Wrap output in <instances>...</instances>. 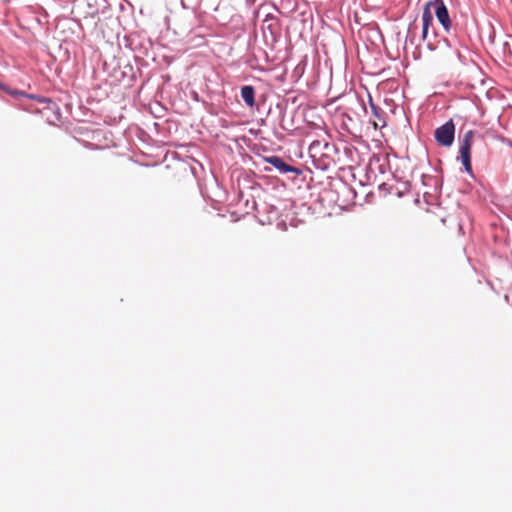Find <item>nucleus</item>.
<instances>
[{"label": "nucleus", "instance_id": "nucleus-1", "mask_svg": "<svg viewBox=\"0 0 512 512\" xmlns=\"http://www.w3.org/2000/svg\"><path fill=\"white\" fill-rule=\"evenodd\" d=\"M454 135L455 125L452 120L447 121L434 132L437 143L444 147H450L453 144Z\"/></svg>", "mask_w": 512, "mask_h": 512}, {"label": "nucleus", "instance_id": "nucleus-2", "mask_svg": "<svg viewBox=\"0 0 512 512\" xmlns=\"http://www.w3.org/2000/svg\"><path fill=\"white\" fill-rule=\"evenodd\" d=\"M426 6L429 10H434V13L440 24L446 31H449L451 28V20L443 0L430 1L426 4Z\"/></svg>", "mask_w": 512, "mask_h": 512}, {"label": "nucleus", "instance_id": "nucleus-3", "mask_svg": "<svg viewBox=\"0 0 512 512\" xmlns=\"http://www.w3.org/2000/svg\"><path fill=\"white\" fill-rule=\"evenodd\" d=\"M474 133L473 131H468L464 135L461 145H460V158L463 166L465 167V170L467 172H471V159H470V153H471V146H472V139H473Z\"/></svg>", "mask_w": 512, "mask_h": 512}, {"label": "nucleus", "instance_id": "nucleus-4", "mask_svg": "<svg viewBox=\"0 0 512 512\" xmlns=\"http://www.w3.org/2000/svg\"><path fill=\"white\" fill-rule=\"evenodd\" d=\"M266 162L273 165L277 170H279L281 173H290L294 172L296 174H299V170L293 166H290L286 164L280 157L278 156H270L265 158Z\"/></svg>", "mask_w": 512, "mask_h": 512}, {"label": "nucleus", "instance_id": "nucleus-5", "mask_svg": "<svg viewBox=\"0 0 512 512\" xmlns=\"http://www.w3.org/2000/svg\"><path fill=\"white\" fill-rule=\"evenodd\" d=\"M422 22H423L422 39L425 40L427 38V35H428L429 27L433 23L432 11L429 10L426 5L424 7L423 14H422Z\"/></svg>", "mask_w": 512, "mask_h": 512}, {"label": "nucleus", "instance_id": "nucleus-6", "mask_svg": "<svg viewBox=\"0 0 512 512\" xmlns=\"http://www.w3.org/2000/svg\"><path fill=\"white\" fill-rule=\"evenodd\" d=\"M255 90L252 86H243L241 88V97L247 106L253 107L255 105Z\"/></svg>", "mask_w": 512, "mask_h": 512}, {"label": "nucleus", "instance_id": "nucleus-7", "mask_svg": "<svg viewBox=\"0 0 512 512\" xmlns=\"http://www.w3.org/2000/svg\"><path fill=\"white\" fill-rule=\"evenodd\" d=\"M10 94L17 95V96H26V94L24 92H19V91H12V92H10ZM27 97L35 98L33 95H27Z\"/></svg>", "mask_w": 512, "mask_h": 512}]
</instances>
